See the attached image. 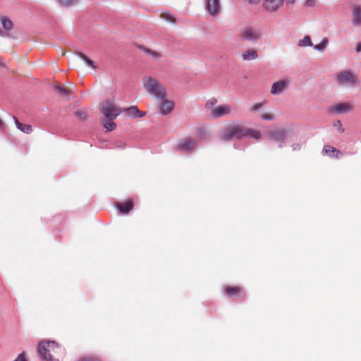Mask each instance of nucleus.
Instances as JSON below:
<instances>
[{"instance_id": "obj_1", "label": "nucleus", "mask_w": 361, "mask_h": 361, "mask_svg": "<svg viewBox=\"0 0 361 361\" xmlns=\"http://www.w3.org/2000/svg\"><path fill=\"white\" fill-rule=\"evenodd\" d=\"M246 136H249L259 140L261 138L262 135L259 130L238 124L233 126L228 130L223 132L221 138L224 141H228L234 138L241 139Z\"/></svg>"}, {"instance_id": "obj_2", "label": "nucleus", "mask_w": 361, "mask_h": 361, "mask_svg": "<svg viewBox=\"0 0 361 361\" xmlns=\"http://www.w3.org/2000/svg\"><path fill=\"white\" fill-rule=\"evenodd\" d=\"M37 350L45 361H59L64 355V350L54 341L41 342Z\"/></svg>"}, {"instance_id": "obj_3", "label": "nucleus", "mask_w": 361, "mask_h": 361, "mask_svg": "<svg viewBox=\"0 0 361 361\" xmlns=\"http://www.w3.org/2000/svg\"><path fill=\"white\" fill-rule=\"evenodd\" d=\"M143 87L147 93L157 99H164L166 97L165 87L155 78L149 76L143 78Z\"/></svg>"}, {"instance_id": "obj_4", "label": "nucleus", "mask_w": 361, "mask_h": 361, "mask_svg": "<svg viewBox=\"0 0 361 361\" xmlns=\"http://www.w3.org/2000/svg\"><path fill=\"white\" fill-rule=\"evenodd\" d=\"M99 110L104 118L108 120L116 118L121 113L120 108L109 99H106L100 103Z\"/></svg>"}, {"instance_id": "obj_5", "label": "nucleus", "mask_w": 361, "mask_h": 361, "mask_svg": "<svg viewBox=\"0 0 361 361\" xmlns=\"http://www.w3.org/2000/svg\"><path fill=\"white\" fill-rule=\"evenodd\" d=\"M196 145V141L193 138L187 137L178 142L176 146V150L190 153L195 149Z\"/></svg>"}, {"instance_id": "obj_6", "label": "nucleus", "mask_w": 361, "mask_h": 361, "mask_svg": "<svg viewBox=\"0 0 361 361\" xmlns=\"http://www.w3.org/2000/svg\"><path fill=\"white\" fill-rule=\"evenodd\" d=\"M288 135V130L286 128L274 129L267 133L268 140L274 142H283Z\"/></svg>"}, {"instance_id": "obj_7", "label": "nucleus", "mask_w": 361, "mask_h": 361, "mask_svg": "<svg viewBox=\"0 0 361 361\" xmlns=\"http://www.w3.org/2000/svg\"><path fill=\"white\" fill-rule=\"evenodd\" d=\"M232 107L228 104H223L211 109L209 116L212 118H219L223 116H228L231 114Z\"/></svg>"}, {"instance_id": "obj_8", "label": "nucleus", "mask_w": 361, "mask_h": 361, "mask_svg": "<svg viewBox=\"0 0 361 361\" xmlns=\"http://www.w3.org/2000/svg\"><path fill=\"white\" fill-rule=\"evenodd\" d=\"M240 37L243 40L255 42L260 37L259 33L251 27H245L240 30Z\"/></svg>"}, {"instance_id": "obj_9", "label": "nucleus", "mask_w": 361, "mask_h": 361, "mask_svg": "<svg viewBox=\"0 0 361 361\" xmlns=\"http://www.w3.org/2000/svg\"><path fill=\"white\" fill-rule=\"evenodd\" d=\"M337 81L340 84L353 85L355 84V77L351 71H345L338 74Z\"/></svg>"}, {"instance_id": "obj_10", "label": "nucleus", "mask_w": 361, "mask_h": 361, "mask_svg": "<svg viewBox=\"0 0 361 361\" xmlns=\"http://www.w3.org/2000/svg\"><path fill=\"white\" fill-rule=\"evenodd\" d=\"M205 7L207 12L212 16L218 15L220 11L219 0H205Z\"/></svg>"}, {"instance_id": "obj_11", "label": "nucleus", "mask_w": 361, "mask_h": 361, "mask_svg": "<svg viewBox=\"0 0 361 361\" xmlns=\"http://www.w3.org/2000/svg\"><path fill=\"white\" fill-rule=\"evenodd\" d=\"M283 1L284 0H264L263 7L269 12H274L283 5Z\"/></svg>"}, {"instance_id": "obj_12", "label": "nucleus", "mask_w": 361, "mask_h": 361, "mask_svg": "<svg viewBox=\"0 0 361 361\" xmlns=\"http://www.w3.org/2000/svg\"><path fill=\"white\" fill-rule=\"evenodd\" d=\"M160 100L161 101L159 107L161 114L165 116L171 113L174 108V103L171 100L166 99L165 98Z\"/></svg>"}, {"instance_id": "obj_13", "label": "nucleus", "mask_w": 361, "mask_h": 361, "mask_svg": "<svg viewBox=\"0 0 361 361\" xmlns=\"http://www.w3.org/2000/svg\"><path fill=\"white\" fill-rule=\"evenodd\" d=\"M288 82L286 80H279L274 82L271 88V93L276 95L280 94L287 87Z\"/></svg>"}, {"instance_id": "obj_14", "label": "nucleus", "mask_w": 361, "mask_h": 361, "mask_svg": "<svg viewBox=\"0 0 361 361\" xmlns=\"http://www.w3.org/2000/svg\"><path fill=\"white\" fill-rule=\"evenodd\" d=\"M352 23L354 25H361V6L355 4L353 6L352 9Z\"/></svg>"}, {"instance_id": "obj_15", "label": "nucleus", "mask_w": 361, "mask_h": 361, "mask_svg": "<svg viewBox=\"0 0 361 361\" xmlns=\"http://www.w3.org/2000/svg\"><path fill=\"white\" fill-rule=\"evenodd\" d=\"M224 291L228 297L233 298L240 296L243 293V289L238 286H227Z\"/></svg>"}, {"instance_id": "obj_16", "label": "nucleus", "mask_w": 361, "mask_h": 361, "mask_svg": "<svg viewBox=\"0 0 361 361\" xmlns=\"http://www.w3.org/2000/svg\"><path fill=\"white\" fill-rule=\"evenodd\" d=\"M353 109V105L346 102L338 103L332 107V110L338 114L349 112L352 111Z\"/></svg>"}, {"instance_id": "obj_17", "label": "nucleus", "mask_w": 361, "mask_h": 361, "mask_svg": "<svg viewBox=\"0 0 361 361\" xmlns=\"http://www.w3.org/2000/svg\"><path fill=\"white\" fill-rule=\"evenodd\" d=\"M133 201L128 200L126 202L118 203L116 207L121 213L126 214L133 209Z\"/></svg>"}, {"instance_id": "obj_18", "label": "nucleus", "mask_w": 361, "mask_h": 361, "mask_svg": "<svg viewBox=\"0 0 361 361\" xmlns=\"http://www.w3.org/2000/svg\"><path fill=\"white\" fill-rule=\"evenodd\" d=\"M323 151L326 154L331 157L338 159L343 156V153L340 150L329 145L325 146Z\"/></svg>"}, {"instance_id": "obj_19", "label": "nucleus", "mask_w": 361, "mask_h": 361, "mask_svg": "<svg viewBox=\"0 0 361 361\" xmlns=\"http://www.w3.org/2000/svg\"><path fill=\"white\" fill-rule=\"evenodd\" d=\"M13 120L17 128L20 131L26 134L32 133V127L31 125L20 123L16 116H13Z\"/></svg>"}, {"instance_id": "obj_20", "label": "nucleus", "mask_w": 361, "mask_h": 361, "mask_svg": "<svg viewBox=\"0 0 361 361\" xmlns=\"http://www.w3.org/2000/svg\"><path fill=\"white\" fill-rule=\"evenodd\" d=\"M242 58L244 61L255 60L258 58V54L254 49H249L243 52Z\"/></svg>"}, {"instance_id": "obj_21", "label": "nucleus", "mask_w": 361, "mask_h": 361, "mask_svg": "<svg viewBox=\"0 0 361 361\" xmlns=\"http://www.w3.org/2000/svg\"><path fill=\"white\" fill-rule=\"evenodd\" d=\"M0 22L2 25L3 28L6 31H10L13 29V22L6 16L0 17Z\"/></svg>"}, {"instance_id": "obj_22", "label": "nucleus", "mask_w": 361, "mask_h": 361, "mask_svg": "<svg viewBox=\"0 0 361 361\" xmlns=\"http://www.w3.org/2000/svg\"><path fill=\"white\" fill-rule=\"evenodd\" d=\"M104 128L106 130V131H112L116 127V124L113 120H108L104 118L102 120Z\"/></svg>"}, {"instance_id": "obj_23", "label": "nucleus", "mask_w": 361, "mask_h": 361, "mask_svg": "<svg viewBox=\"0 0 361 361\" xmlns=\"http://www.w3.org/2000/svg\"><path fill=\"white\" fill-rule=\"evenodd\" d=\"M80 59H82L89 66L92 67L94 69H97L98 66L94 63L92 60L89 59L87 56H85L82 52H77L76 54Z\"/></svg>"}, {"instance_id": "obj_24", "label": "nucleus", "mask_w": 361, "mask_h": 361, "mask_svg": "<svg viewBox=\"0 0 361 361\" xmlns=\"http://www.w3.org/2000/svg\"><path fill=\"white\" fill-rule=\"evenodd\" d=\"M143 50L147 54H148L149 56L154 59H159L162 57L161 54L157 51L152 50L148 48H144Z\"/></svg>"}, {"instance_id": "obj_25", "label": "nucleus", "mask_w": 361, "mask_h": 361, "mask_svg": "<svg viewBox=\"0 0 361 361\" xmlns=\"http://www.w3.org/2000/svg\"><path fill=\"white\" fill-rule=\"evenodd\" d=\"M55 90L62 97H66L70 94V91L68 89L60 85L56 86Z\"/></svg>"}, {"instance_id": "obj_26", "label": "nucleus", "mask_w": 361, "mask_h": 361, "mask_svg": "<svg viewBox=\"0 0 361 361\" xmlns=\"http://www.w3.org/2000/svg\"><path fill=\"white\" fill-rule=\"evenodd\" d=\"M298 45L300 47H306V46L312 47V43L310 37L309 36H305L303 39H302L299 41Z\"/></svg>"}, {"instance_id": "obj_27", "label": "nucleus", "mask_w": 361, "mask_h": 361, "mask_svg": "<svg viewBox=\"0 0 361 361\" xmlns=\"http://www.w3.org/2000/svg\"><path fill=\"white\" fill-rule=\"evenodd\" d=\"M160 17L166 21H168L171 23H174L176 22L175 18L173 16H171L169 13H161Z\"/></svg>"}, {"instance_id": "obj_28", "label": "nucleus", "mask_w": 361, "mask_h": 361, "mask_svg": "<svg viewBox=\"0 0 361 361\" xmlns=\"http://www.w3.org/2000/svg\"><path fill=\"white\" fill-rule=\"evenodd\" d=\"M58 1L61 6L69 7L75 5L78 2V0H58Z\"/></svg>"}, {"instance_id": "obj_29", "label": "nucleus", "mask_w": 361, "mask_h": 361, "mask_svg": "<svg viewBox=\"0 0 361 361\" xmlns=\"http://www.w3.org/2000/svg\"><path fill=\"white\" fill-rule=\"evenodd\" d=\"M327 44V38H324L319 44H317L314 46V49L319 51L323 50L326 47Z\"/></svg>"}, {"instance_id": "obj_30", "label": "nucleus", "mask_w": 361, "mask_h": 361, "mask_svg": "<svg viewBox=\"0 0 361 361\" xmlns=\"http://www.w3.org/2000/svg\"><path fill=\"white\" fill-rule=\"evenodd\" d=\"M264 102L256 103L250 106V110L252 112L257 111L264 105Z\"/></svg>"}, {"instance_id": "obj_31", "label": "nucleus", "mask_w": 361, "mask_h": 361, "mask_svg": "<svg viewBox=\"0 0 361 361\" xmlns=\"http://www.w3.org/2000/svg\"><path fill=\"white\" fill-rule=\"evenodd\" d=\"M130 115L133 116L134 118L136 117V114L140 113V110L137 108L135 106H133L126 110Z\"/></svg>"}, {"instance_id": "obj_32", "label": "nucleus", "mask_w": 361, "mask_h": 361, "mask_svg": "<svg viewBox=\"0 0 361 361\" xmlns=\"http://www.w3.org/2000/svg\"><path fill=\"white\" fill-rule=\"evenodd\" d=\"M261 118L263 120L272 121L274 119V115L271 113H263Z\"/></svg>"}, {"instance_id": "obj_33", "label": "nucleus", "mask_w": 361, "mask_h": 361, "mask_svg": "<svg viewBox=\"0 0 361 361\" xmlns=\"http://www.w3.org/2000/svg\"><path fill=\"white\" fill-rule=\"evenodd\" d=\"M78 361H100L98 358L94 357H82L78 360Z\"/></svg>"}, {"instance_id": "obj_34", "label": "nucleus", "mask_w": 361, "mask_h": 361, "mask_svg": "<svg viewBox=\"0 0 361 361\" xmlns=\"http://www.w3.org/2000/svg\"><path fill=\"white\" fill-rule=\"evenodd\" d=\"M217 103V100L216 99H212L209 100L206 104V107L207 109L212 108L213 106H214Z\"/></svg>"}, {"instance_id": "obj_35", "label": "nucleus", "mask_w": 361, "mask_h": 361, "mask_svg": "<svg viewBox=\"0 0 361 361\" xmlns=\"http://www.w3.org/2000/svg\"><path fill=\"white\" fill-rule=\"evenodd\" d=\"M75 115L81 119H85L87 117V114L85 111H77L75 112Z\"/></svg>"}, {"instance_id": "obj_36", "label": "nucleus", "mask_w": 361, "mask_h": 361, "mask_svg": "<svg viewBox=\"0 0 361 361\" xmlns=\"http://www.w3.org/2000/svg\"><path fill=\"white\" fill-rule=\"evenodd\" d=\"M14 361H27L25 359V353H20Z\"/></svg>"}, {"instance_id": "obj_37", "label": "nucleus", "mask_w": 361, "mask_h": 361, "mask_svg": "<svg viewBox=\"0 0 361 361\" xmlns=\"http://www.w3.org/2000/svg\"><path fill=\"white\" fill-rule=\"evenodd\" d=\"M316 0H307L305 1L306 6H314L315 5Z\"/></svg>"}, {"instance_id": "obj_38", "label": "nucleus", "mask_w": 361, "mask_h": 361, "mask_svg": "<svg viewBox=\"0 0 361 361\" xmlns=\"http://www.w3.org/2000/svg\"><path fill=\"white\" fill-rule=\"evenodd\" d=\"M261 0H247V1L250 4H258Z\"/></svg>"}, {"instance_id": "obj_39", "label": "nucleus", "mask_w": 361, "mask_h": 361, "mask_svg": "<svg viewBox=\"0 0 361 361\" xmlns=\"http://www.w3.org/2000/svg\"><path fill=\"white\" fill-rule=\"evenodd\" d=\"M361 51V42L357 44L356 51L360 52Z\"/></svg>"}, {"instance_id": "obj_40", "label": "nucleus", "mask_w": 361, "mask_h": 361, "mask_svg": "<svg viewBox=\"0 0 361 361\" xmlns=\"http://www.w3.org/2000/svg\"><path fill=\"white\" fill-rule=\"evenodd\" d=\"M145 115V113H142L140 111V113L136 114V117H142Z\"/></svg>"}, {"instance_id": "obj_41", "label": "nucleus", "mask_w": 361, "mask_h": 361, "mask_svg": "<svg viewBox=\"0 0 361 361\" xmlns=\"http://www.w3.org/2000/svg\"><path fill=\"white\" fill-rule=\"evenodd\" d=\"M286 1L288 4H292L294 3L295 0H286Z\"/></svg>"}, {"instance_id": "obj_42", "label": "nucleus", "mask_w": 361, "mask_h": 361, "mask_svg": "<svg viewBox=\"0 0 361 361\" xmlns=\"http://www.w3.org/2000/svg\"><path fill=\"white\" fill-rule=\"evenodd\" d=\"M3 126V122L0 119V128H2Z\"/></svg>"}, {"instance_id": "obj_43", "label": "nucleus", "mask_w": 361, "mask_h": 361, "mask_svg": "<svg viewBox=\"0 0 361 361\" xmlns=\"http://www.w3.org/2000/svg\"><path fill=\"white\" fill-rule=\"evenodd\" d=\"M4 33L3 32L0 30V36H3Z\"/></svg>"}, {"instance_id": "obj_44", "label": "nucleus", "mask_w": 361, "mask_h": 361, "mask_svg": "<svg viewBox=\"0 0 361 361\" xmlns=\"http://www.w3.org/2000/svg\"><path fill=\"white\" fill-rule=\"evenodd\" d=\"M338 123L340 126H341V123L340 121H338Z\"/></svg>"}]
</instances>
